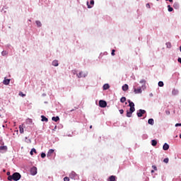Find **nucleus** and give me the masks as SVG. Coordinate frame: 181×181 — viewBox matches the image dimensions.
<instances>
[{"label": "nucleus", "mask_w": 181, "mask_h": 181, "mask_svg": "<svg viewBox=\"0 0 181 181\" xmlns=\"http://www.w3.org/2000/svg\"><path fill=\"white\" fill-rule=\"evenodd\" d=\"M21 177H22V176L21 175V174L19 173H14L12 175H9L8 177V180H9V181H12V180L18 181V180H20Z\"/></svg>", "instance_id": "f257e3e1"}, {"label": "nucleus", "mask_w": 181, "mask_h": 181, "mask_svg": "<svg viewBox=\"0 0 181 181\" xmlns=\"http://www.w3.org/2000/svg\"><path fill=\"white\" fill-rule=\"evenodd\" d=\"M139 84L135 83L133 86L134 93L136 94H142V86H139Z\"/></svg>", "instance_id": "f03ea898"}, {"label": "nucleus", "mask_w": 181, "mask_h": 181, "mask_svg": "<svg viewBox=\"0 0 181 181\" xmlns=\"http://www.w3.org/2000/svg\"><path fill=\"white\" fill-rule=\"evenodd\" d=\"M69 177L71 179H74V180H76L77 179H78V175H77V173H76V172L72 171L69 174Z\"/></svg>", "instance_id": "7ed1b4c3"}, {"label": "nucleus", "mask_w": 181, "mask_h": 181, "mask_svg": "<svg viewBox=\"0 0 181 181\" xmlns=\"http://www.w3.org/2000/svg\"><path fill=\"white\" fill-rule=\"evenodd\" d=\"M56 154L54 153V150L53 149H49L47 156L49 159H52V158H53V156H54Z\"/></svg>", "instance_id": "20e7f679"}, {"label": "nucleus", "mask_w": 181, "mask_h": 181, "mask_svg": "<svg viewBox=\"0 0 181 181\" xmlns=\"http://www.w3.org/2000/svg\"><path fill=\"white\" fill-rule=\"evenodd\" d=\"M30 175L32 176H35V175H37V168L36 167H33L30 170Z\"/></svg>", "instance_id": "39448f33"}, {"label": "nucleus", "mask_w": 181, "mask_h": 181, "mask_svg": "<svg viewBox=\"0 0 181 181\" xmlns=\"http://www.w3.org/2000/svg\"><path fill=\"white\" fill-rule=\"evenodd\" d=\"M144 114H146V111L142 109L139 110L136 112L137 117H139V118H141Z\"/></svg>", "instance_id": "423d86ee"}, {"label": "nucleus", "mask_w": 181, "mask_h": 181, "mask_svg": "<svg viewBox=\"0 0 181 181\" xmlns=\"http://www.w3.org/2000/svg\"><path fill=\"white\" fill-rule=\"evenodd\" d=\"M99 107H100L101 108H105V107H107V102L103 100H100Z\"/></svg>", "instance_id": "0eeeda50"}, {"label": "nucleus", "mask_w": 181, "mask_h": 181, "mask_svg": "<svg viewBox=\"0 0 181 181\" xmlns=\"http://www.w3.org/2000/svg\"><path fill=\"white\" fill-rule=\"evenodd\" d=\"M139 83H141V84H143L142 86H141V88H142V90H145V88H146V81L145 80V79H141L140 81H139Z\"/></svg>", "instance_id": "6e6552de"}, {"label": "nucleus", "mask_w": 181, "mask_h": 181, "mask_svg": "<svg viewBox=\"0 0 181 181\" xmlns=\"http://www.w3.org/2000/svg\"><path fill=\"white\" fill-rule=\"evenodd\" d=\"M78 78H81V77H87V73H83V71L79 72L76 74Z\"/></svg>", "instance_id": "1a4fd4ad"}, {"label": "nucleus", "mask_w": 181, "mask_h": 181, "mask_svg": "<svg viewBox=\"0 0 181 181\" xmlns=\"http://www.w3.org/2000/svg\"><path fill=\"white\" fill-rule=\"evenodd\" d=\"M135 110H132L131 109H129V110H127V115L126 116L128 118H131V117H132V113L134 112Z\"/></svg>", "instance_id": "9d476101"}, {"label": "nucleus", "mask_w": 181, "mask_h": 181, "mask_svg": "<svg viewBox=\"0 0 181 181\" xmlns=\"http://www.w3.org/2000/svg\"><path fill=\"white\" fill-rule=\"evenodd\" d=\"M8 151V146H0V152H6Z\"/></svg>", "instance_id": "9b49d317"}, {"label": "nucleus", "mask_w": 181, "mask_h": 181, "mask_svg": "<svg viewBox=\"0 0 181 181\" xmlns=\"http://www.w3.org/2000/svg\"><path fill=\"white\" fill-rule=\"evenodd\" d=\"M87 6L88 8H93V6H94V0H90V4H88V1H87Z\"/></svg>", "instance_id": "f8f14e48"}, {"label": "nucleus", "mask_w": 181, "mask_h": 181, "mask_svg": "<svg viewBox=\"0 0 181 181\" xmlns=\"http://www.w3.org/2000/svg\"><path fill=\"white\" fill-rule=\"evenodd\" d=\"M129 106L130 107V110L135 111V104L133 102L130 103V104H129Z\"/></svg>", "instance_id": "ddd939ff"}, {"label": "nucleus", "mask_w": 181, "mask_h": 181, "mask_svg": "<svg viewBox=\"0 0 181 181\" xmlns=\"http://www.w3.org/2000/svg\"><path fill=\"white\" fill-rule=\"evenodd\" d=\"M25 127V124H21L19 126L20 133L23 134L25 132V130L23 128Z\"/></svg>", "instance_id": "4468645a"}, {"label": "nucleus", "mask_w": 181, "mask_h": 181, "mask_svg": "<svg viewBox=\"0 0 181 181\" xmlns=\"http://www.w3.org/2000/svg\"><path fill=\"white\" fill-rule=\"evenodd\" d=\"M115 180H117V177H115V175H112L107 179V181H115Z\"/></svg>", "instance_id": "2eb2a0df"}, {"label": "nucleus", "mask_w": 181, "mask_h": 181, "mask_svg": "<svg viewBox=\"0 0 181 181\" xmlns=\"http://www.w3.org/2000/svg\"><path fill=\"white\" fill-rule=\"evenodd\" d=\"M122 88L123 91H128V88H129V86H128V84H124L122 86Z\"/></svg>", "instance_id": "dca6fc26"}, {"label": "nucleus", "mask_w": 181, "mask_h": 181, "mask_svg": "<svg viewBox=\"0 0 181 181\" xmlns=\"http://www.w3.org/2000/svg\"><path fill=\"white\" fill-rule=\"evenodd\" d=\"M163 149V151H168L169 149V144H168V143L164 144Z\"/></svg>", "instance_id": "f3484780"}, {"label": "nucleus", "mask_w": 181, "mask_h": 181, "mask_svg": "<svg viewBox=\"0 0 181 181\" xmlns=\"http://www.w3.org/2000/svg\"><path fill=\"white\" fill-rule=\"evenodd\" d=\"M41 121H42V122H47V121H49V119H47V117H46L44 115L41 116Z\"/></svg>", "instance_id": "a211bd4d"}, {"label": "nucleus", "mask_w": 181, "mask_h": 181, "mask_svg": "<svg viewBox=\"0 0 181 181\" xmlns=\"http://www.w3.org/2000/svg\"><path fill=\"white\" fill-rule=\"evenodd\" d=\"M9 83H11L10 79H4V81H3V84H4L5 86L9 85Z\"/></svg>", "instance_id": "6ab92c4d"}, {"label": "nucleus", "mask_w": 181, "mask_h": 181, "mask_svg": "<svg viewBox=\"0 0 181 181\" xmlns=\"http://www.w3.org/2000/svg\"><path fill=\"white\" fill-rule=\"evenodd\" d=\"M52 66H54V67H57V66H59V61L57 60H54L52 62Z\"/></svg>", "instance_id": "aec40b11"}, {"label": "nucleus", "mask_w": 181, "mask_h": 181, "mask_svg": "<svg viewBox=\"0 0 181 181\" xmlns=\"http://www.w3.org/2000/svg\"><path fill=\"white\" fill-rule=\"evenodd\" d=\"M148 124H149V125H153V124H155V121L153 120V119H149L148 120Z\"/></svg>", "instance_id": "412c9836"}, {"label": "nucleus", "mask_w": 181, "mask_h": 181, "mask_svg": "<svg viewBox=\"0 0 181 181\" xmlns=\"http://www.w3.org/2000/svg\"><path fill=\"white\" fill-rule=\"evenodd\" d=\"M52 121L57 122V121H59L60 119V118L58 116H57V117H52Z\"/></svg>", "instance_id": "4be33fe9"}, {"label": "nucleus", "mask_w": 181, "mask_h": 181, "mask_svg": "<svg viewBox=\"0 0 181 181\" xmlns=\"http://www.w3.org/2000/svg\"><path fill=\"white\" fill-rule=\"evenodd\" d=\"M151 145L152 146H156V145H158V141L156 140H152Z\"/></svg>", "instance_id": "5701e85b"}, {"label": "nucleus", "mask_w": 181, "mask_h": 181, "mask_svg": "<svg viewBox=\"0 0 181 181\" xmlns=\"http://www.w3.org/2000/svg\"><path fill=\"white\" fill-rule=\"evenodd\" d=\"M35 23L38 28H42V23L40 21H36Z\"/></svg>", "instance_id": "b1692460"}, {"label": "nucleus", "mask_w": 181, "mask_h": 181, "mask_svg": "<svg viewBox=\"0 0 181 181\" xmlns=\"http://www.w3.org/2000/svg\"><path fill=\"white\" fill-rule=\"evenodd\" d=\"M108 88H110V85L108 83H105L103 86V90H108Z\"/></svg>", "instance_id": "393cba45"}, {"label": "nucleus", "mask_w": 181, "mask_h": 181, "mask_svg": "<svg viewBox=\"0 0 181 181\" xmlns=\"http://www.w3.org/2000/svg\"><path fill=\"white\" fill-rule=\"evenodd\" d=\"M172 93L173 95H177V94H179V91L176 89L173 90Z\"/></svg>", "instance_id": "a878e982"}, {"label": "nucleus", "mask_w": 181, "mask_h": 181, "mask_svg": "<svg viewBox=\"0 0 181 181\" xmlns=\"http://www.w3.org/2000/svg\"><path fill=\"white\" fill-rule=\"evenodd\" d=\"M173 8H175V9H179V4L175 3L173 5Z\"/></svg>", "instance_id": "bb28decb"}, {"label": "nucleus", "mask_w": 181, "mask_h": 181, "mask_svg": "<svg viewBox=\"0 0 181 181\" xmlns=\"http://www.w3.org/2000/svg\"><path fill=\"white\" fill-rule=\"evenodd\" d=\"M166 46L168 47V49H170V47H172V44L170 42H166Z\"/></svg>", "instance_id": "cd10ccee"}, {"label": "nucleus", "mask_w": 181, "mask_h": 181, "mask_svg": "<svg viewBox=\"0 0 181 181\" xmlns=\"http://www.w3.org/2000/svg\"><path fill=\"white\" fill-rule=\"evenodd\" d=\"M125 101H127V98H125V97L121 98V99H120L121 103H125Z\"/></svg>", "instance_id": "c85d7f7f"}, {"label": "nucleus", "mask_w": 181, "mask_h": 181, "mask_svg": "<svg viewBox=\"0 0 181 181\" xmlns=\"http://www.w3.org/2000/svg\"><path fill=\"white\" fill-rule=\"evenodd\" d=\"M30 153V155H33V153H36V149L32 148Z\"/></svg>", "instance_id": "c756f323"}, {"label": "nucleus", "mask_w": 181, "mask_h": 181, "mask_svg": "<svg viewBox=\"0 0 181 181\" xmlns=\"http://www.w3.org/2000/svg\"><path fill=\"white\" fill-rule=\"evenodd\" d=\"M168 12H172L173 11V8L170 6V5L168 6Z\"/></svg>", "instance_id": "7c9ffc66"}, {"label": "nucleus", "mask_w": 181, "mask_h": 181, "mask_svg": "<svg viewBox=\"0 0 181 181\" xmlns=\"http://www.w3.org/2000/svg\"><path fill=\"white\" fill-rule=\"evenodd\" d=\"M2 56H8V51H3L1 52Z\"/></svg>", "instance_id": "2f4dec72"}, {"label": "nucleus", "mask_w": 181, "mask_h": 181, "mask_svg": "<svg viewBox=\"0 0 181 181\" xmlns=\"http://www.w3.org/2000/svg\"><path fill=\"white\" fill-rule=\"evenodd\" d=\"M163 86H164L163 81H159L158 82V86L159 87H163Z\"/></svg>", "instance_id": "473e14b6"}, {"label": "nucleus", "mask_w": 181, "mask_h": 181, "mask_svg": "<svg viewBox=\"0 0 181 181\" xmlns=\"http://www.w3.org/2000/svg\"><path fill=\"white\" fill-rule=\"evenodd\" d=\"M4 145H5V143L4 142V140L0 139V146H2Z\"/></svg>", "instance_id": "72a5a7b5"}, {"label": "nucleus", "mask_w": 181, "mask_h": 181, "mask_svg": "<svg viewBox=\"0 0 181 181\" xmlns=\"http://www.w3.org/2000/svg\"><path fill=\"white\" fill-rule=\"evenodd\" d=\"M41 158H42V159L45 158H46V153H41Z\"/></svg>", "instance_id": "f704fd0d"}, {"label": "nucleus", "mask_w": 181, "mask_h": 181, "mask_svg": "<svg viewBox=\"0 0 181 181\" xmlns=\"http://www.w3.org/2000/svg\"><path fill=\"white\" fill-rule=\"evenodd\" d=\"M64 181H70V178H69V177H65Z\"/></svg>", "instance_id": "c9c22d12"}, {"label": "nucleus", "mask_w": 181, "mask_h": 181, "mask_svg": "<svg viewBox=\"0 0 181 181\" xmlns=\"http://www.w3.org/2000/svg\"><path fill=\"white\" fill-rule=\"evenodd\" d=\"M111 54H112V56H115V49L112 50Z\"/></svg>", "instance_id": "e433bc0d"}, {"label": "nucleus", "mask_w": 181, "mask_h": 181, "mask_svg": "<svg viewBox=\"0 0 181 181\" xmlns=\"http://www.w3.org/2000/svg\"><path fill=\"white\" fill-rule=\"evenodd\" d=\"M163 162L164 163H169V159H164Z\"/></svg>", "instance_id": "4c0bfd02"}, {"label": "nucleus", "mask_w": 181, "mask_h": 181, "mask_svg": "<svg viewBox=\"0 0 181 181\" xmlns=\"http://www.w3.org/2000/svg\"><path fill=\"white\" fill-rule=\"evenodd\" d=\"M152 168H153V169H154V170H157L156 165H153Z\"/></svg>", "instance_id": "58836bf2"}, {"label": "nucleus", "mask_w": 181, "mask_h": 181, "mask_svg": "<svg viewBox=\"0 0 181 181\" xmlns=\"http://www.w3.org/2000/svg\"><path fill=\"white\" fill-rule=\"evenodd\" d=\"M175 127H181V123H177V124H175Z\"/></svg>", "instance_id": "ea45409f"}, {"label": "nucleus", "mask_w": 181, "mask_h": 181, "mask_svg": "<svg viewBox=\"0 0 181 181\" xmlns=\"http://www.w3.org/2000/svg\"><path fill=\"white\" fill-rule=\"evenodd\" d=\"M119 112H120V114H124V110H122V109L119 110Z\"/></svg>", "instance_id": "a19ab883"}, {"label": "nucleus", "mask_w": 181, "mask_h": 181, "mask_svg": "<svg viewBox=\"0 0 181 181\" xmlns=\"http://www.w3.org/2000/svg\"><path fill=\"white\" fill-rule=\"evenodd\" d=\"M6 175L7 176H11V172H7Z\"/></svg>", "instance_id": "79ce46f5"}, {"label": "nucleus", "mask_w": 181, "mask_h": 181, "mask_svg": "<svg viewBox=\"0 0 181 181\" xmlns=\"http://www.w3.org/2000/svg\"><path fill=\"white\" fill-rule=\"evenodd\" d=\"M177 60H178V62L180 63V64H181V58H178Z\"/></svg>", "instance_id": "37998d69"}, {"label": "nucleus", "mask_w": 181, "mask_h": 181, "mask_svg": "<svg viewBox=\"0 0 181 181\" xmlns=\"http://www.w3.org/2000/svg\"><path fill=\"white\" fill-rule=\"evenodd\" d=\"M127 103H129V104H130V103H132V102L131 101V100H128Z\"/></svg>", "instance_id": "c03bdc74"}, {"label": "nucleus", "mask_w": 181, "mask_h": 181, "mask_svg": "<svg viewBox=\"0 0 181 181\" xmlns=\"http://www.w3.org/2000/svg\"><path fill=\"white\" fill-rule=\"evenodd\" d=\"M165 1H169V2H173V0H165Z\"/></svg>", "instance_id": "a18cd8bd"}, {"label": "nucleus", "mask_w": 181, "mask_h": 181, "mask_svg": "<svg viewBox=\"0 0 181 181\" xmlns=\"http://www.w3.org/2000/svg\"><path fill=\"white\" fill-rule=\"evenodd\" d=\"M22 97H25L26 95L21 93Z\"/></svg>", "instance_id": "49530a36"}, {"label": "nucleus", "mask_w": 181, "mask_h": 181, "mask_svg": "<svg viewBox=\"0 0 181 181\" xmlns=\"http://www.w3.org/2000/svg\"><path fill=\"white\" fill-rule=\"evenodd\" d=\"M153 95L152 93L150 94V96L152 97Z\"/></svg>", "instance_id": "de8ad7c7"}, {"label": "nucleus", "mask_w": 181, "mask_h": 181, "mask_svg": "<svg viewBox=\"0 0 181 181\" xmlns=\"http://www.w3.org/2000/svg\"><path fill=\"white\" fill-rule=\"evenodd\" d=\"M153 172H154L153 170H151V173H153Z\"/></svg>", "instance_id": "09e8293b"}, {"label": "nucleus", "mask_w": 181, "mask_h": 181, "mask_svg": "<svg viewBox=\"0 0 181 181\" xmlns=\"http://www.w3.org/2000/svg\"><path fill=\"white\" fill-rule=\"evenodd\" d=\"M146 6H149V4H146Z\"/></svg>", "instance_id": "8fccbe9b"}, {"label": "nucleus", "mask_w": 181, "mask_h": 181, "mask_svg": "<svg viewBox=\"0 0 181 181\" xmlns=\"http://www.w3.org/2000/svg\"><path fill=\"white\" fill-rule=\"evenodd\" d=\"M146 6H149V4H146Z\"/></svg>", "instance_id": "3c124183"}, {"label": "nucleus", "mask_w": 181, "mask_h": 181, "mask_svg": "<svg viewBox=\"0 0 181 181\" xmlns=\"http://www.w3.org/2000/svg\"><path fill=\"white\" fill-rule=\"evenodd\" d=\"M90 129L93 128V126H90Z\"/></svg>", "instance_id": "603ef678"}, {"label": "nucleus", "mask_w": 181, "mask_h": 181, "mask_svg": "<svg viewBox=\"0 0 181 181\" xmlns=\"http://www.w3.org/2000/svg\"><path fill=\"white\" fill-rule=\"evenodd\" d=\"M180 139H181V134H180Z\"/></svg>", "instance_id": "864d4df0"}, {"label": "nucleus", "mask_w": 181, "mask_h": 181, "mask_svg": "<svg viewBox=\"0 0 181 181\" xmlns=\"http://www.w3.org/2000/svg\"><path fill=\"white\" fill-rule=\"evenodd\" d=\"M8 47H11V45H8Z\"/></svg>", "instance_id": "5fc2aeb1"}, {"label": "nucleus", "mask_w": 181, "mask_h": 181, "mask_svg": "<svg viewBox=\"0 0 181 181\" xmlns=\"http://www.w3.org/2000/svg\"><path fill=\"white\" fill-rule=\"evenodd\" d=\"M29 21V22H32V21H30V20H28Z\"/></svg>", "instance_id": "6e6d98bb"}, {"label": "nucleus", "mask_w": 181, "mask_h": 181, "mask_svg": "<svg viewBox=\"0 0 181 181\" xmlns=\"http://www.w3.org/2000/svg\"><path fill=\"white\" fill-rule=\"evenodd\" d=\"M29 142H30V140H29Z\"/></svg>", "instance_id": "4d7b16f0"}, {"label": "nucleus", "mask_w": 181, "mask_h": 181, "mask_svg": "<svg viewBox=\"0 0 181 181\" xmlns=\"http://www.w3.org/2000/svg\"><path fill=\"white\" fill-rule=\"evenodd\" d=\"M156 1H159V0H156Z\"/></svg>", "instance_id": "13d9d810"}, {"label": "nucleus", "mask_w": 181, "mask_h": 181, "mask_svg": "<svg viewBox=\"0 0 181 181\" xmlns=\"http://www.w3.org/2000/svg\"><path fill=\"white\" fill-rule=\"evenodd\" d=\"M0 117H1V115H0Z\"/></svg>", "instance_id": "bf43d9fd"}]
</instances>
